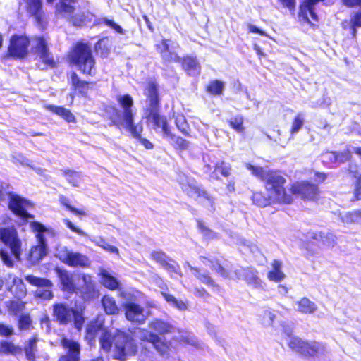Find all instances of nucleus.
Instances as JSON below:
<instances>
[{
    "label": "nucleus",
    "instance_id": "f257e3e1",
    "mask_svg": "<svg viewBox=\"0 0 361 361\" xmlns=\"http://www.w3.org/2000/svg\"><path fill=\"white\" fill-rule=\"evenodd\" d=\"M118 107L109 105L104 109L105 116L111 122V125L123 129L130 136L137 137L143 129L142 121L135 122L137 109L134 99L128 94H119L116 97Z\"/></svg>",
    "mask_w": 361,
    "mask_h": 361
},
{
    "label": "nucleus",
    "instance_id": "f03ea898",
    "mask_svg": "<svg viewBox=\"0 0 361 361\" xmlns=\"http://www.w3.org/2000/svg\"><path fill=\"white\" fill-rule=\"evenodd\" d=\"M246 167L252 175L266 183L265 187L269 192V199L260 192L254 193L252 195L254 204L259 207H265L270 203V200L283 203H290L292 201L291 196L285 192L283 185L286 179L278 172L271 171L267 167L255 166L250 164H247Z\"/></svg>",
    "mask_w": 361,
    "mask_h": 361
},
{
    "label": "nucleus",
    "instance_id": "7ed1b4c3",
    "mask_svg": "<svg viewBox=\"0 0 361 361\" xmlns=\"http://www.w3.org/2000/svg\"><path fill=\"white\" fill-rule=\"evenodd\" d=\"M145 95L147 97L144 108V118H145L157 133H161L164 138L170 131L166 118L159 113V99L158 90L156 84L149 82L145 88Z\"/></svg>",
    "mask_w": 361,
    "mask_h": 361
},
{
    "label": "nucleus",
    "instance_id": "20e7f679",
    "mask_svg": "<svg viewBox=\"0 0 361 361\" xmlns=\"http://www.w3.org/2000/svg\"><path fill=\"white\" fill-rule=\"evenodd\" d=\"M72 63L75 65L84 74H95V61L91 48L83 43H78L69 55Z\"/></svg>",
    "mask_w": 361,
    "mask_h": 361
},
{
    "label": "nucleus",
    "instance_id": "39448f33",
    "mask_svg": "<svg viewBox=\"0 0 361 361\" xmlns=\"http://www.w3.org/2000/svg\"><path fill=\"white\" fill-rule=\"evenodd\" d=\"M30 226L35 233L38 245L32 247L29 252L27 260L35 264L39 262L47 254L46 236L51 235L52 233L38 222H30Z\"/></svg>",
    "mask_w": 361,
    "mask_h": 361
},
{
    "label": "nucleus",
    "instance_id": "423d86ee",
    "mask_svg": "<svg viewBox=\"0 0 361 361\" xmlns=\"http://www.w3.org/2000/svg\"><path fill=\"white\" fill-rule=\"evenodd\" d=\"M288 345L293 350L304 356H320L327 353L324 343L315 341H305L297 337L290 338Z\"/></svg>",
    "mask_w": 361,
    "mask_h": 361
},
{
    "label": "nucleus",
    "instance_id": "0eeeda50",
    "mask_svg": "<svg viewBox=\"0 0 361 361\" xmlns=\"http://www.w3.org/2000/svg\"><path fill=\"white\" fill-rule=\"evenodd\" d=\"M77 3L78 0H60L56 6V11L73 25L80 26L85 20V14L80 12Z\"/></svg>",
    "mask_w": 361,
    "mask_h": 361
},
{
    "label": "nucleus",
    "instance_id": "6e6552de",
    "mask_svg": "<svg viewBox=\"0 0 361 361\" xmlns=\"http://www.w3.org/2000/svg\"><path fill=\"white\" fill-rule=\"evenodd\" d=\"M56 256L65 264L71 267L87 268L90 267V258L80 252L61 247L57 249Z\"/></svg>",
    "mask_w": 361,
    "mask_h": 361
},
{
    "label": "nucleus",
    "instance_id": "1a4fd4ad",
    "mask_svg": "<svg viewBox=\"0 0 361 361\" xmlns=\"http://www.w3.org/2000/svg\"><path fill=\"white\" fill-rule=\"evenodd\" d=\"M178 182L182 190L189 197L202 202L204 200H207L209 203H212V200L209 195L206 191L202 190L192 178L188 177L183 173L179 174Z\"/></svg>",
    "mask_w": 361,
    "mask_h": 361
},
{
    "label": "nucleus",
    "instance_id": "9d476101",
    "mask_svg": "<svg viewBox=\"0 0 361 361\" xmlns=\"http://www.w3.org/2000/svg\"><path fill=\"white\" fill-rule=\"evenodd\" d=\"M53 310L54 317L60 324H67L73 319L75 327L78 330L81 329L84 317L80 312L73 310L63 304L55 305Z\"/></svg>",
    "mask_w": 361,
    "mask_h": 361
},
{
    "label": "nucleus",
    "instance_id": "9b49d317",
    "mask_svg": "<svg viewBox=\"0 0 361 361\" xmlns=\"http://www.w3.org/2000/svg\"><path fill=\"white\" fill-rule=\"evenodd\" d=\"M32 207L30 202L16 195H10L9 208L18 218V223L23 224L33 219V216L29 213Z\"/></svg>",
    "mask_w": 361,
    "mask_h": 361
},
{
    "label": "nucleus",
    "instance_id": "f8f14e48",
    "mask_svg": "<svg viewBox=\"0 0 361 361\" xmlns=\"http://www.w3.org/2000/svg\"><path fill=\"white\" fill-rule=\"evenodd\" d=\"M116 357L122 360L126 355H131L137 351L134 341L127 334L118 333L114 337Z\"/></svg>",
    "mask_w": 361,
    "mask_h": 361
},
{
    "label": "nucleus",
    "instance_id": "ddd939ff",
    "mask_svg": "<svg viewBox=\"0 0 361 361\" xmlns=\"http://www.w3.org/2000/svg\"><path fill=\"white\" fill-rule=\"evenodd\" d=\"M0 240L9 247L16 260L20 259L22 243L14 228H0Z\"/></svg>",
    "mask_w": 361,
    "mask_h": 361
},
{
    "label": "nucleus",
    "instance_id": "4468645a",
    "mask_svg": "<svg viewBox=\"0 0 361 361\" xmlns=\"http://www.w3.org/2000/svg\"><path fill=\"white\" fill-rule=\"evenodd\" d=\"M32 49L37 54L46 66L54 67L55 61L49 51L48 40L44 37H35L32 39Z\"/></svg>",
    "mask_w": 361,
    "mask_h": 361
},
{
    "label": "nucleus",
    "instance_id": "2eb2a0df",
    "mask_svg": "<svg viewBox=\"0 0 361 361\" xmlns=\"http://www.w3.org/2000/svg\"><path fill=\"white\" fill-rule=\"evenodd\" d=\"M30 41L25 35H13L10 39L8 47L9 54L14 57L22 59L27 56Z\"/></svg>",
    "mask_w": 361,
    "mask_h": 361
},
{
    "label": "nucleus",
    "instance_id": "dca6fc26",
    "mask_svg": "<svg viewBox=\"0 0 361 361\" xmlns=\"http://www.w3.org/2000/svg\"><path fill=\"white\" fill-rule=\"evenodd\" d=\"M25 279L31 285L38 287L35 291L36 297L44 300L52 298V283L49 280L33 275H27Z\"/></svg>",
    "mask_w": 361,
    "mask_h": 361
},
{
    "label": "nucleus",
    "instance_id": "f3484780",
    "mask_svg": "<svg viewBox=\"0 0 361 361\" xmlns=\"http://www.w3.org/2000/svg\"><path fill=\"white\" fill-rule=\"evenodd\" d=\"M135 336L142 341H147L152 343L154 348L161 355H164L168 352L169 346L164 341H162L161 338L159 336L149 331L147 329H137V331L135 332Z\"/></svg>",
    "mask_w": 361,
    "mask_h": 361
},
{
    "label": "nucleus",
    "instance_id": "a211bd4d",
    "mask_svg": "<svg viewBox=\"0 0 361 361\" xmlns=\"http://www.w3.org/2000/svg\"><path fill=\"white\" fill-rule=\"evenodd\" d=\"M76 288V292L80 293L85 299L94 298L98 295L95 283L92 280V277L89 274H82L80 276Z\"/></svg>",
    "mask_w": 361,
    "mask_h": 361
},
{
    "label": "nucleus",
    "instance_id": "6ab92c4d",
    "mask_svg": "<svg viewBox=\"0 0 361 361\" xmlns=\"http://www.w3.org/2000/svg\"><path fill=\"white\" fill-rule=\"evenodd\" d=\"M6 288L17 299L26 295L27 289L23 280L14 274H8L6 277Z\"/></svg>",
    "mask_w": 361,
    "mask_h": 361
},
{
    "label": "nucleus",
    "instance_id": "aec40b11",
    "mask_svg": "<svg viewBox=\"0 0 361 361\" xmlns=\"http://www.w3.org/2000/svg\"><path fill=\"white\" fill-rule=\"evenodd\" d=\"M291 191L293 194L307 200H314L318 195L317 187L305 181L294 183L291 187Z\"/></svg>",
    "mask_w": 361,
    "mask_h": 361
},
{
    "label": "nucleus",
    "instance_id": "412c9836",
    "mask_svg": "<svg viewBox=\"0 0 361 361\" xmlns=\"http://www.w3.org/2000/svg\"><path fill=\"white\" fill-rule=\"evenodd\" d=\"M126 317L128 320L135 323H143L148 317L144 308L133 302L125 304Z\"/></svg>",
    "mask_w": 361,
    "mask_h": 361
},
{
    "label": "nucleus",
    "instance_id": "4be33fe9",
    "mask_svg": "<svg viewBox=\"0 0 361 361\" xmlns=\"http://www.w3.org/2000/svg\"><path fill=\"white\" fill-rule=\"evenodd\" d=\"M62 346L67 350L66 355H61L59 361H79L80 345L75 341L64 338L61 340Z\"/></svg>",
    "mask_w": 361,
    "mask_h": 361
},
{
    "label": "nucleus",
    "instance_id": "5701e85b",
    "mask_svg": "<svg viewBox=\"0 0 361 361\" xmlns=\"http://www.w3.org/2000/svg\"><path fill=\"white\" fill-rule=\"evenodd\" d=\"M56 272L59 278L62 290L66 292H76V285L74 283L73 274L66 269H56Z\"/></svg>",
    "mask_w": 361,
    "mask_h": 361
},
{
    "label": "nucleus",
    "instance_id": "b1692460",
    "mask_svg": "<svg viewBox=\"0 0 361 361\" xmlns=\"http://www.w3.org/2000/svg\"><path fill=\"white\" fill-rule=\"evenodd\" d=\"M238 279H244L247 283L256 288H262V282L257 277L256 271L254 270L242 269L236 272Z\"/></svg>",
    "mask_w": 361,
    "mask_h": 361
},
{
    "label": "nucleus",
    "instance_id": "393cba45",
    "mask_svg": "<svg viewBox=\"0 0 361 361\" xmlns=\"http://www.w3.org/2000/svg\"><path fill=\"white\" fill-rule=\"evenodd\" d=\"M99 275L100 276L101 283L106 288L115 290L118 288V281L108 270L100 269Z\"/></svg>",
    "mask_w": 361,
    "mask_h": 361
},
{
    "label": "nucleus",
    "instance_id": "a878e982",
    "mask_svg": "<svg viewBox=\"0 0 361 361\" xmlns=\"http://www.w3.org/2000/svg\"><path fill=\"white\" fill-rule=\"evenodd\" d=\"M317 310V305L306 297L301 298L295 302V310L300 313L313 314Z\"/></svg>",
    "mask_w": 361,
    "mask_h": 361
},
{
    "label": "nucleus",
    "instance_id": "bb28decb",
    "mask_svg": "<svg viewBox=\"0 0 361 361\" xmlns=\"http://www.w3.org/2000/svg\"><path fill=\"white\" fill-rule=\"evenodd\" d=\"M44 108L53 112L54 114L59 116L68 123H75V118L70 110L65 109L62 106H56L52 104H46Z\"/></svg>",
    "mask_w": 361,
    "mask_h": 361
},
{
    "label": "nucleus",
    "instance_id": "cd10ccee",
    "mask_svg": "<svg viewBox=\"0 0 361 361\" xmlns=\"http://www.w3.org/2000/svg\"><path fill=\"white\" fill-rule=\"evenodd\" d=\"M183 69L189 75L196 76L200 73V66L195 58L187 56L183 60Z\"/></svg>",
    "mask_w": 361,
    "mask_h": 361
},
{
    "label": "nucleus",
    "instance_id": "c85d7f7f",
    "mask_svg": "<svg viewBox=\"0 0 361 361\" xmlns=\"http://www.w3.org/2000/svg\"><path fill=\"white\" fill-rule=\"evenodd\" d=\"M157 50L161 54L162 59L166 61L180 62V58L174 52L169 50L167 41L164 39L161 43L157 45Z\"/></svg>",
    "mask_w": 361,
    "mask_h": 361
},
{
    "label": "nucleus",
    "instance_id": "c756f323",
    "mask_svg": "<svg viewBox=\"0 0 361 361\" xmlns=\"http://www.w3.org/2000/svg\"><path fill=\"white\" fill-rule=\"evenodd\" d=\"M272 269L268 273L267 277L270 281L280 282L286 277L285 274L281 271L282 263L278 260H274L271 264Z\"/></svg>",
    "mask_w": 361,
    "mask_h": 361
},
{
    "label": "nucleus",
    "instance_id": "7c9ffc66",
    "mask_svg": "<svg viewBox=\"0 0 361 361\" xmlns=\"http://www.w3.org/2000/svg\"><path fill=\"white\" fill-rule=\"evenodd\" d=\"M164 139L166 140L174 148L179 149H186L189 147V142L182 138L181 137L177 136L170 131Z\"/></svg>",
    "mask_w": 361,
    "mask_h": 361
},
{
    "label": "nucleus",
    "instance_id": "2f4dec72",
    "mask_svg": "<svg viewBox=\"0 0 361 361\" xmlns=\"http://www.w3.org/2000/svg\"><path fill=\"white\" fill-rule=\"evenodd\" d=\"M149 327L160 334L171 332L173 329V326L161 319H154L149 323Z\"/></svg>",
    "mask_w": 361,
    "mask_h": 361
},
{
    "label": "nucleus",
    "instance_id": "473e14b6",
    "mask_svg": "<svg viewBox=\"0 0 361 361\" xmlns=\"http://www.w3.org/2000/svg\"><path fill=\"white\" fill-rule=\"evenodd\" d=\"M103 323V320L99 318L91 322L86 327L87 338L92 340L98 331L102 329Z\"/></svg>",
    "mask_w": 361,
    "mask_h": 361
},
{
    "label": "nucleus",
    "instance_id": "72a5a7b5",
    "mask_svg": "<svg viewBox=\"0 0 361 361\" xmlns=\"http://www.w3.org/2000/svg\"><path fill=\"white\" fill-rule=\"evenodd\" d=\"M102 305L104 311L108 314H115L118 313L119 309L115 300L109 295H105L102 298Z\"/></svg>",
    "mask_w": 361,
    "mask_h": 361
},
{
    "label": "nucleus",
    "instance_id": "f704fd0d",
    "mask_svg": "<svg viewBox=\"0 0 361 361\" xmlns=\"http://www.w3.org/2000/svg\"><path fill=\"white\" fill-rule=\"evenodd\" d=\"M66 179L74 187H79L83 180L82 173L71 170H65L63 171Z\"/></svg>",
    "mask_w": 361,
    "mask_h": 361
},
{
    "label": "nucleus",
    "instance_id": "c9c22d12",
    "mask_svg": "<svg viewBox=\"0 0 361 361\" xmlns=\"http://www.w3.org/2000/svg\"><path fill=\"white\" fill-rule=\"evenodd\" d=\"M184 268L185 269H189L192 271V274L203 283L208 286H214V282L208 274H201L200 270L191 266L188 262H185Z\"/></svg>",
    "mask_w": 361,
    "mask_h": 361
},
{
    "label": "nucleus",
    "instance_id": "e433bc0d",
    "mask_svg": "<svg viewBox=\"0 0 361 361\" xmlns=\"http://www.w3.org/2000/svg\"><path fill=\"white\" fill-rule=\"evenodd\" d=\"M90 240L96 245L99 246L108 252L114 253L116 255L119 254L118 249L116 247L108 243L102 237H94L90 238Z\"/></svg>",
    "mask_w": 361,
    "mask_h": 361
},
{
    "label": "nucleus",
    "instance_id": "4c0bfd02",
    "mask_svg": "<svg viewBox=\"0 0 361 361\" xmlns=\"http://www.w3.org/2000/svg\"><path fill=\"white\" fill-rule=\"evenodd\" d=\"M177 339L183 345H190L195 347L198 345V341L196 337L188 331H180Z\"/></svg>",
    "mask_w": 361,
    "mask_h": 361
},
{
    "label": "nucleus",
    "instance_id": "58836bf2",
    "mask_svg": "<svg viewBox=\"0 0 361 361\" xmlns=\"http://www.w3.org/2000/svg\"><path fill=\"white\" fill-rule=\"evenodd\" d=\"M231 166L224 161L217 163L214 166V171L211 174V178L217 179L219 178L218 173L223 176L227 177L230 175Z\"/></svg>",
    "mask_w": 361,
    "mask_h": 361
},
{
    "label": "nucleus",
    "instance_id": "ea45409f",
    "mask_svg": "<svg viewBox=\"0 0 361 361\" xmlns=\"http://www.w3.org/2000/svg\"><path fill=\"white\" fill-rule=\"evenodd\" d=\"M6 307L11 314L16 315L25 309V302L20 299L8 300L6 302Z\"/></svg>",
    "mask_w": 361,
    "mask_h": 361
},
{
    "label": "nucleus",
    "instance_id": "a19ab883",
    "mask_svg": "<svg viewBox=\"0 0 361 361\" xmlns=\"http://www.w3.org/2000/svg\"><path fill=\"white\" fill-rule=\"evenodd\" d=\"M173 118L175 119L176 126L180 132L185 135L189 136L190 127L186 121L185 117L183 114H177L173 115Z\"/></svg>",
    "mask_w": 361,
    "mask_h": 361
},
{
    "label": "nucleus",
    "instance_id": "79ce46f5",
    "mask_svg": "<svg viewBox=\"0 0 361 361\" xmlns=\"http://www.w3.org/2000/svg\"><path fill=\"white\" fill-rule=\"evenodd\" d=\"M161 295L166 301L172 307L177 308L179 310H185L187 309V304L185 302L176 299L173 295L165 292H161Z\"/></svg>",
    "mask_w": 361,
    "mask_h": 361
},
{
    "label": "nucleus",
    "instance_id": "37998d69",
    "mask_svg": "<svg viewBox=\"0 0 361 361\" xmlns=\"http://www.w3.org/2000/svg\"><path fill=\"white\" fill-rule=\"evenodd\" d=\"M341 221L343 223L346 224L360 223L361 209L345 214L341 216Z\"/></svg>",
    "mask_w": 361,
    "mask_h": 361
},
{
    "label": "nucleus",
    "instance_id": "c03bdc74",
    "mask_svg": "<svg viewBox=\"0 0 361 361\" xmlns=\"http://www.w3.org/2000/svg\"><path fill=\"white\" fill-rule=\"evenodd\" d=\"M72 85L77 89L81 94H86L89 88L88 82L80 80L78 75L73 73L71 75Z\"/></svg>",
    "mask_w": 361,
    "mask_h": 361
},
{
    "label": "nucleus",
    "instance_id": "a18cd8bd",
    "mask_svg": "<svg viewBox=\"0 0 361 361\" xmlns=\"http://www.w3.org/2000/svg\"><path fill=\"white\" fill-rule=\"evenodd\" d=\"M27 11L32 16H38L42 8L41 0H23Z\"/></svg>",
    "mask_w": 361,
    "mask_h": 361
},
{
    "label": "nucleus",
    "instance_id": "49530a36",
    "mask_svg": "<svg viewBox=\"0 0 361 361\" xmlns=\"http://www.w3.org/2000/svg\"><path fill=\"white\" fill-rule=\"evenodd\" d=\"M20 351L21 349L13 343L6 341H0V353L17 354Z\"/></svg>",
    "mask_w": 361,
    "mask_h": 361
},
{
    "label": "nucleus",
    "instance_id": "de8ad7c7",
    "mask_svg": "<svg viewBox=\"0 0 361 361\" xmlns=\"http://www.w3.org/2000/svg\"><path fill=\"white\" fill-rule=\"evenodd\" d=\"M224 89V83L218 80L211 81L207 87L208 92L216 95L221 94Z\"/></svg>",
    "mask_w": 361,
    "mask_h": 361
},
{
    "label": "nucleus",
    "instance_id": "09e8293b",
    "mask_svg": "<svg viewBox=\"0 0 361 361\" xmlns=\"http://www.w3.org/2000/svg\"><path fill=\"white\" fill-rule=\"evenodd\" d=\"M201 259L203 264H204L206 266L210 267L212 269L215 270L222 276L226 277L228 276L226 270L219 264L218 262H214L206 257H201Z\"/></svg>",
    "mask_w": 361,
    "mask_h": 361
},
{
    "label": "nucleus",
    "instance_id": "8fccbe9b",
    "mask_svg": "<svg viewBox=\"0 0 361 361\" xmlns=\"http://www.w3.org/2000/svg\"><path fill=\"white\" fill-rule=\"evenodd\" d=\"M112 341L113 338L107 331L104 330L102 332V336L100 338V345L101 348L106 352H109L112 347Z\"/></svg>",
    "mask_w": 361,
    "mask_h": 361
},
{
    "label": "nucleus",
    "instance_id": "3c124183",
    "mask_svg": "<svg viewBox=\"0 0 361 361\" xmlns=\"http://www.w3.org/2000/svg\"><path fill=\"white\" fill-rule=\"evenodd\" d=\"M244 119L241 116H237L231 118L228 122L229 126L233 128L237 133H242L244 132L245 128L243 127Z\"/></svg>",
    "mask_w": 361,
    "mask_h": 361
},
{
    "label": "nucleus",
    "instance_id": "603ef678",
    "mask_svg": "<svg viewBox=\"0 0 361 361\" xmlns=\"http://www.w3.org/2000/svg\"><path fill=\"white\" fill-rule=\"evenodd\" d=\"M260 317L262 324L265 326H268L273 324L274 320L276 318V315L271 310H264L261 313Z\"/></svg>",
    "mask_w": 361,
    "mask_h": 361
},
{
    "label": "nucleus",
    "instance_id": "864d4df0",
    "mask_svg": "<svg viewBox=\"0 0 361 361\" xmlns=\"http://www.w3.org/2000/svg\"><path fill=\"white\" fill-rule=\"evenodd\" d=\"M304 124V118L302 114H298L294 118L290 128V135H293L297 133Z\"/></svg>",
    "mask_w": 361,
    "mask_h": 361
},
{
    "label": "nucleus",
    "instance_id": "5fc2aeb1",
    "mask_svg": "<svg viewBox=\"0 0 361 361\" xmlns=\"http://www.w3.org/2000/svg\"><path fill=\"white\" fill-rule=\"evenodd\" d=\"M350 26L353 37L356 35V27H361V10L355 13L350 18Z\"/></svg>",
    "mask_w": 361,
    "mask_h": 361
},
{
    "label": "nucleus",
    "instance_id": "6e6d98bb",
    "mask_svg": "<svg viewBox=\"0 0 361 361\" xmlns=\"http://www.w3.org/2000/svg\"><path fill=\"white\" fill-rule=\"evenodd\" d=\"M322 161L326 164L337 163L336 152H326L322 154Z\"/></svg>",
    "mask_w": 361,
    "mask_h": 361
},
{
    "label": "nucleus",
    "instance_id": "4d7b16f0",
    "mask_svg": "<svg viewBox=\"0 0 361 361\" xmlns=\"http://www.w3.org/2000/svg\"><path fill=\"white\" fill-rule=\"evenodd\" d=\"M31 319L28 314H23L20 317L18 321V327L21 330H27L30 328Z\"/></svg>",
    "mask_w": 361,
    "mask_h": 361
},
{
    "label": "nucleus",
    "instance_id": "13d9d810",
    "mask_svg": "<svg viewBox=\"0 0 361 361\" xmlns=\"http://www.w3.org/2000/svg\"><path fill=\"white\" fill-rule=\"evenodd\" d=\"M0 257L2 259L4 264L9 267H12L13 266V260L12 257L9 255V253L6 250H0Z\"/></svg>",
    "mask_w": 361,
    "mask_h": 361
},
{
    "label": "nucleus",
    "instance_id": "bf43d9fd",
    "mask_svg": "<svg viewBox=\"0 0 361 361\" xmlns=\"http://www.w3.org/2000/svg\"><path fill=\"white\" fill-rule=\"evenodd\" d=\"M163 267L171 274H174L176 275L181 276L180 268L175 263L171 264L167 262L166 264H164V266Z\"/></svg>",
    "mask_w": 361,
    "mask_h": 361
},
{
    "label": "nucleus",
    "instance_id": "052dcab7",
    "mask_svg": "<svg viewBox=\"0 0 361 361\" xmlns=\"http://www.w3.org/2000/svg\"><path fill=\"white\" fill-rule=\"evenodd\" d=\"M350 157V151L347 149L343 152H336L337 163H343L348 161Z\"/></svg>",
    "mask_w": 361,
    "mask_h": 361
},
{
    "label": "nucleus",
    "instance_id": "680f3d73",
    "mask_svg": "<svg viewBox=\"0 0 361 361\" xmlns=\"http://www.w3.org/2000/svg\"><path fill=\"white\" fill-rule=\"evenodd\" d=\"M61 202L64 204L67 209H68L71 212H73L76 215H86L85 212L84 211L78 210L73 207H71L70 204H68V200L65 197H61L60 198Z\"/></svg>",
    "mask_w": 361,
    "mask_h": 361
},
{
    "label": "nucleus",
    "instance_id": "e2e57ef3",
    "mask_svg": "<svg viewBox=\"0 0 361 361\" xmlns=\"http://www.w3.org/2000/svg\"><path fill=\"white\" fill-rule=\"evenodd\" d=\"M143 129L139 133V135L137 137L131 136L133 138L138 140L140 143L143 145L147 149H151L153 148L154 145L152 143L148 140L142 137V133Z\"/></svg>",
    "mask_w": 361,
    "mask_h": 361
},
{
    "label": "nucleus",
    "instance_id": "0e129e2a",
    "mask_svg": "<svg viewBox=\"0 0 361 361\" xmlns=\"http://www.w3.org/2000/svg\"><path fill=\"white\" fill-rule=\"evenodd\" d=\"M336 237L332 233H327L322 237V241L328 247H333L336 244Z\"/></svg>",
    "mask_w": 361,
    "mask_h": 361
},
{
    "label": "nucleus",
    "instance_id": "69168bd1",
    "mask_svg": "<svg viewBox=\"0 0 361 361\" xmlns=\"http://www.w3.org/2000/svg\"><path fill=\"white\" fill-rule=\"evenodd\" d=\"M199 228L203 235L207 239H212L216 237V234L209 230L208 228L202 225L201 223L198 224Z\"/></svg>",
    "mask_w": 361,
    "mask_h": 361
},
{
    "label": "nucleus",
    "instance_id": "338daca9",
    "mask_svg": "<svg viewBox=\"0 0 361 361\" xmlns=\"http://www.w3.org/2000/svg\"><path fill=\"white\" fill-rule=\"evenodd\" d=\"M152 256L154 260L160 263L163 267L167 262L166 255L161 252H154L152 254Z\"/></svg>",
    "mask_w": 361,
    "mask_h": 361
},
{
    "label": "nucleus",
    "instance_id": "774afa93",
    "mask_svg": "<svg viewBox=\"0 0 361 361\" xmlns=\"http://www.w3.org/2000/svg\"><path fill=\"white\" fill-rule=\"evenodd\" d=\"M13 332L12 327L6 325L4 324H0V336H9Z\"/></svg>",
    "mask_w": 361,
    "mask_h": 361
}]
</instances>
